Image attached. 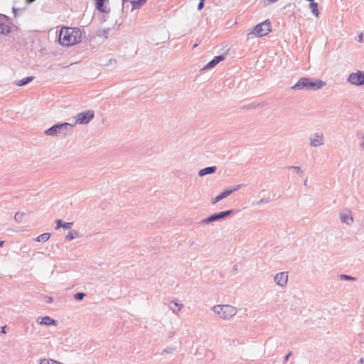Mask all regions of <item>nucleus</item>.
Instances as JSON below:
<instances>
[{"label":"nucleus","instance_id":"obj_1","mask_svg":"<svg viewBox=\"0 0 364 364\" xmlns=\"http://www.w3.org/2000/svg\"><path fill=\"white\" fill-rule=\"evenodd\" d=\"M82 32L78 28L65 27L60 29L58 41L63 46H73L81 41Z\"/></svg>","mask_w":364,"mask_h":364},{"label":"nucleus","instance_id":"obj_2","mask_svg":"<svg viewBox=\"0 0 364 364\" xmlns=\"http://www.w3.org/2000/svg\"><path fill=\"white\" fill-rule=\"evenodd\" d=\"M326 85V82L321 80L312 81L309 77H301L291 89L294 90H318Z\"/></svg>","mask_w":364,"mask_h":364},{"label":"nucleus","instance_id":"obj_3","mask_svg":"<svg viewBox=\"0 0 364 364\" xmlns=\"http://www.w3.org/2000/svg\"><path fill=\"white\" fill-rule=\"evenodd\" d=\"M73 125L68 122L58 123L45 130L46 136H57L58 135L67 136L72 132Z\"/></svg>","mask_w":364,"mask_h":364},{"label":"nucleus","instance_id":"obj_4","mask_svg":"<svg viewBox=\"0 0 364 364\" xmlns=\"http://www.w3.org/2000/svg\"><path fill=\"white\" fill-rule=\"evenodd\" d=\"M212 310L222 319L229 320L236 315L237 310L235 307L228 305H215Z\"/></svg>","mask_w":364,"mask_h":364},{"label":"nucleus","instance_id":"obj_5","mask_svg":"<svg viewBox=\"0 0 364 364\" xmlns=\"http://www.w3.org/2000/svg\"><path fill=\"white\" fill-rule=\"evenodd\" d=\"M272 31L271 23L269 20H266L253 27L249 35H254L256 37H262L267 36Z\"/></svg>","mask_w":364,"mask_h":364},{"label":"nucleus","instance_id":"obj_6","mask_svg":"<svg viewBox=\"0 0 364 364\" xmlns=\"http://www.w3.org/2000/svg\"><path fill=\"white\" fill-rule=\"evenodd\" d=\"M233 211H234L233 210L230 209V210L214 213V214L208 216V218L202 220L200 221V223L201 224H208V223H213L215 221L223 220L226 217L230 215L233 213Z\"/></svg>","mask_w":364,"mask_h":364},{"label":"nucleus","instance_id":"obj_7","mask_svg":"<svg viewBox=\"0 0 364 364\" xmlns=\"http://www.w3.org/2000/svg\"><path fill=\"white\" fill-rule=\"evenodd\" d=\"M347 82L355 86L364 85V71L358 70L350 73L347 78Z\"/></svg>","mask_w":364,"mask_h":364},{"label":"nucleus","instance_id":"obj_8","mask_svg":"<svg viewBox=\"0 0 364 364\" xmlns=\"http://www.w3.org/2000/svg\"><path fill=\"white\" fill-rule=\"evenodd\" d=\"M95 117L93 110H87L78 113L75 117V124H87Z\"/></svg>","mask_w":364,"mask_h":364},{"label":"nucleus","instance_id":"obj_9","mask_svg":"<svg viewBox=\"0 0 364 364\" xmlns=\"http://www.w3.org/2000/svg\"><path fill=\"white\" fill-rule=\"evenodd\" d=\"M310 145L312 147H318L324 144L323 134L320 132H315L310 138Z\"/></svg>","mask_w":364,"mask_h":364},{"label":"nucleus","instance_id":"obj_10","mask_svg":"<svg viewBox=\"0 0 364 364\" xmlns=\"http://www.w3.org/2000/svg\"><path fill=\"white\" fill-rule=\"evenodd\" d=\"M274 282L279 287H284L288 281V274L286 272L277 273L274 277Z\"/></svg>","mask_w":364,"mask_h":364},{"label":"nucleus","instance_id":"obj_11","mask_svg":"<svg viewBox=\"0 0 364 364\" xmlns=\"http://www.w3.org/2000/svg\"><path fill=\"white\" fill-rule=\"evenodd\" d=\"M225 60V55H220L215 56L213 60H211L209 63H208L203 68V70H208L214 68L220 62Z\"/></svg>","mask_w":364,"mask_h":364},{"label":"nucleus","instance_id":"obj_12","mask_svg":"<svg viewBox=\"0 0 364 364\" xmlns=\"http://www.w3.org/2000/svg\"><path fill=\"white\" fill-rule=\"evenodd\" d=\"M96 9L101 13L108 14L110 12V9L107 7L105 4L108 2L109 0H95Z\"/></svg>","mask_w":364,"mask_h":364},{"label":"nucleus","instance_id":"obj_13","mask_svg":"<svg viewBox=\"0 0 364 364\" xmlns=\"http://www.w3.org/2000/svg\"><path fill=\"white\" fill-rule=\"evenodd\" d=\"M38 322L41 325H46V326H50V325L56 326L58 323V321L56 320L51 318L48 316H46L44 317H39L38 318Z\"/></svg>","mask_w":364,"mask_h":364},{"label":"nucleus","instance_id":"obj_14","mask_svg":"<svg viewBox=\"0 0 364 364\" xmlns=\"http://www.w3.org/2000/svg\"><path fill=\"white\" fill-rule=\"evenodd\" d=\"M340 218L342 223L350 225L353 220L349 211H343L340 213Z\"/></svg>","mask_w":364,"mask_h":364},{"label":"nucleus","instance_id":"obj_15","mask_svg":"<svg viewBox=\"0 0 364 364\" xmlns=\"http://www.w3.org/2000/svg\"><path fill=\"white\" fill-rule=\"evenodd\" d=\"M216 171H217V167L215 166L205 167L204 168L200 169L198 171V176L200 177H203L208 174L214 173H215Z\"/></svg>","mask_w":364,"mask_h":364},{"label":"nucleus","instance_id":"obj_16","mask_svg":"<svg viewBox=\"0 0 364 364\" xmlns=\"http://www.w3.org/2000/svg\"><path fill=\"white\" fill-rule=\"evenodd\" d=\"M229 196H230V191H228V190L225 189L221 193H220L218 196H217L215 198H213L212 200L211 203L213 205H215V203H217L220 200L227 198Z\"/></svg>","mask_w":364,"mask_h":364},{"label":"nucleus","instance_id":"obj_17","mask_svg":"<svg viewBox=\"0 0 364 364\" xmlns=\"http://www.w3.org/2000/svg\"><path fill=\"white\" fill-rule=\"evenodd\" d=\"M169 307L170 309L173 311V313L176 314L181 309V308L183 307V304H179L173 300L171 301Z\"/></svg>","mask_w":364,"mask_h":364},{"label":"nucleus","instance_id":"obj_18","mask_svg":"<svg viewBox=\"0 0 364 364\" xmlns=\"http://www.w3.org/2000/svg\"><path fill=\"white\" fill-rule=\"evenodd\" d=\"M57 227L56 229L63 228L64 229H70L73 225V223H64L62 220L58 219L55 221Z\"/></svg>","mask_w":364,"mask_h":364},{"label":"nucleus","instance_id":"obj_19","mask_svg":"<svg viewBox=\"0 0 364 364\" xmlns=\"http://www.w3.org/2000/svg\"><path fill=\"white\" fill-rule=\"evenodd\" d=\"M33 80H34V77L29 76V77H26L25 78H23V79L17 81L15 84H16V85H17L18 87H21V86L26 85L29 82H32Z\"/></svg>","mask_w":364,"mask_h":364},{"label":"nucleus","instance_id":"obj_20","mask_svg":"<svg viewBox=\"0 0 364 364\" xmlns=\"http://www.w3.org/2000/svg\"><path fill=\"white\" fill-rule=\"evenodd\" d=\"M110 31L111 29L109 28L98 29L96 31V36L98 37H104L105 38H107Z\"/></svg>","mask_w":364,"mask_h":364},{"label":"nucleus","instance_id":"obj_21","mask_svg":"<svg viewBox=\"0 0 364 364\" xmlns=\"http://www.w3.org/2000/svg\"><path fill=\"white\" fill-rule=\"evenodd\" d=\"M309 8L311 10L312 14L318 17L319 16V11L318 9V4L314 1H310Z\"/></svg>","mask_w":364,"mask_h":364},{"label":"nucleus","instance_id":"obj_22","mask_svg":"<svg viewBox=\"0 0 364 364\" xmlns=\"http://www.w3.org/2000/svg\"><path fill=\"white\" fill-rule=\"evenodd\" d=\"M11 32V28L2 23H0V33L3 35H8Z\"/></svg>","mask_w":364,"mask_h":364},{"label":"nucleus","instance_id":"obj_23","mask_svg":"<svg viewBox=\"0 0 364 364\" xmlns=\"http://www.w3.org/2000/svg\"><path fill=\"white\" fill-rule=\"evenodd\" d=\"M50 237V234L46 232V233H43V234L40 235L39 236H38L35 239V240L36 242H46L49 240Z\"/></svg>","mask_w":364,"mask_h":364},{"label":"nucleus","instance_id":"obj_24","mask_svg":"<svg viewBox=\"0 0 364 364\" xmlns=\"http://www.w3.org/2000/svg\"><path fill=\"white\" fill-rule=\"evenodd\" d=\"M130 4L132 6V10L140 8L145 2L142 0H131Z\"/></svg>","mask_w":364,"mask_h":364},{"label":"nucleus","instance_id":"obj_25","mask_svg":"<svg viewBox=\"0 0 364 364\" xmlns=\"http://www.w3.org/2000/svg\"><path fill=\"white\" fill-rule=\"evenodd\" d=\"M77 237H79L78 232L75 230H72L71 232H69L68 235L65 236V240L70 241Z\"/></svg>","mask_w":364,"mask_h":364},{"label":"nucleus","instance_id":"obj_26","mask_svg":"<svg viewBox=\"0 0 364 364\" xmlns=\"http://www.w3.org/2000/svg\"><path fill=\"white\" fill-rule=\"evenodd\" d=\"M24 215V213H21V212H17L15 215H14V220L17 222V223H21V220H22V218Z\"/></svg>","mask_w":364,"mask_h":364},{"label":"nucleus","instance_id":"obj_27","mask_svg":"<svg viewBox=\"0 0 364 364\" xmlns=\"http://www.w3.org/2000/svg\"><path fill=\"white\" fill-rule=\"evenodd\" d=\"M289 169H293V170H295V171H296L299 174H300V176H301L304 173V171L301 169V168L299 166H290L288 167Z\"/></svg>","mask_w":364,"mask_h":364},{"label":"nucleus","instance_id":"obj_28","mask_svg":"<svg viewBox=\"0 0 364 364\" xmlns=\"http://www.w3.org/2000/svg\"><path fill=\"white\" fill-rule=\"evenodd\" d=\"M242 186V184H240V185H236V186H234L232 188H228V191H230V195H231L232 193L237 191V190H239L241 187Z\"/></svg>","mask_w":364,"mask_h":364},{"label":"nucleus","instance_id":"obj_29","mask_svg":"<svg viewBox=\"0 0 364 364\" xmlns=\"http://www.w3.org/2000/svg\"><path fill=\"white\" fill-rule=\"evenodd\" d=\"M85 293H82V292H78L77 294H75L74 295V298L76 299V300H82L85 296Z\"/></svg>","mask_w":364,"mask_h":364},{"label":"nucleus","instance_id":"obj_30","mask_svg":"<svg viewBox=\"0 0 364 364\" xmlns=\"http://www.w3.org/2000/svg\"><path fill=\"white\" fill-rule=\"evenodd\" d=\"M341 278L342 279L348 280V281H354V280H355V277H353L351 276L346 275V274H341Z\"/></svg>","mask_w":364,"mask_h":364},{"label":"nucleus","instance_id":"obj_31","mask_svg":"<svg viewBox=\"0 0 364 364\" xmlns=\"http://www.w3.org/2000/svg\"><path fill=\"white\" fill-rule=\"evenodd\" d=\"M174 348L168 347L163 350V353H172L174 351Z\"/></svg>","mask_w":364,"mask_h":364},{"label":"nucleus","instance_id":"obj_32","mask_svg":"<svg viewBox=\"0 0 364 364\" xmlns=\"http://www.w3.org/2000/svg\"><path fill=\"white\" fill-rule=\"evenodd\" d=\"M271 200L269 198H262L260 199L259 201H257V204H262V203H269L270 202Z\"/></svg>","mask_w":364,"mask_h":364},{"label":"nucleus","instance_id":"obj_33","mask_svg":"<svg viewBox=\"0 0 364 364\" xmlns=\"http://www.w3.org/2000/svg\"><path fill=\"white\" fill-rule=\"evenodd\" d=\"M45 301L48 304H50L53 301V299L51 296H45Z\"/></svg>","mask_w":364,"mask_h":364},{"label":"nucleus","instance_id":"obj_34","mask_svg":"<svg viewBox=\"0 0 364 364\" xmlns=\"http://www.w3.org/2000/svg\"><path fill=\"white\" fill-rule=\"evenodd\" d=\"M291 352L290 351L284 358V363H286L287 362V360H289V357L291 356Z\"/></svg>","mask_w":364,"mask_h":364},{"label":"nucleus","instance_id":"obj_35","mask_svg":"<svg viewBox=\"0 0 364 364\" xmlns=\"http://www.w3.org/2000/svg\"><path fill=\"white\" fill-rule=\"evenodd\" d=\"M6 328H7L6 326H2L1 328V333H4V334H6Z\"/></svg>","mask_w":364,"mask_h":364},{"label":"nucleus","instance_id":"obj_36","mask_svg":"<svg viewBox=\"0 0 364 364\" xmlns=\"http://www.w3.org/2000/svg\"><path fill=\"white\" fill-rule=\"evenodd\" d=\"M203 7H204V3L199 2V4L198 5V9L201 10Z\"/></svg>","mask_w":364,"mask_h":364},{"label":"nucleus","instance_id":"obj_37","mask_svg":"<svg viewBox=\"0 0 364 364\" xmlns=\"http://www.w3.org/2000/svg\"><path fill=\"white\" fill-rule=\"evenodd\" d=\"M363 33H360V34L358 36V42H359V43H362V42H363Z\"/></svg>","mask_w":364,"mask_h":364},{"label":"nucleus","instance_id":"obj_38","mask_svg":"<svg viewBox=\"0 0 364 364\" xmlns=\"http://www.w3.org/2000/svg\"><path fill=\"white\" fill-rule=\"evenodd\" d=\"M18 11V9L13 7V13H14L15 17L17 16V11Z\"/></svg>","mask_w":364,"mask_h":364},{"label":"nucleus","instance_id":"obj_39","mask_svg":"<svg viewBox=\"0 0 364 364\" xmlns=\"http://www.w3.org/2000/svg\"><path fill=\"white\" fill-rule=\"evenodd\" d=\"M36 0H26V3L30 4H32L33 2H34Z\"/></svg>","mask_w":364,"mask_h":364},{"label":"nucleus","instance_id":"obj_40","mask_svg":"<svg viewBox=\"0 0 364 364\" xmlns=\"http://www.w3.org/2000/svg\"><path fill=\"white\" fill-rule=\"evenodd\" d=\"M127 1H128V0H122V9H124V4H125V3H126Z\"/></svg>","mask_w":364,"mask_h":364},{"label":"nucleus","instance_id":"obj_41","mask_svg":"<svg viewBox=\"0 0 364 364\" xmlns=\"http://www.w3.org/2000/svg\"><path fill=\"white\" fill-rule=\"evenodd\" d=\"M359 363H360V364L364 363V358H360Z\"/></svg>","mask_w":364,"mask_h":364},{"label":"nucleus","instance_id":"obj_42","mask_svg":"<svg viewBox=\"0 0 364 364\" xmlns=\"http://www.w3.org/2000/svg\"><path fill=\"white\" fill-rule=\"evenodd\" d=\"M363 142L360 144V146L362 148H364V133H363Z\"/></svg>","mask_w":364,"mask_h":364},{"label":"nucleus","instance_id":"obj_43","mask_svg":"<svg viewBox=\"0 0 364 364\" xmlns=\"http://www.w3.org/2000/svg\"><path fill=\"white\" fill-rule=\"evenodd\" d=\"M4 242L0 240V247L3 246Z\"/></svg>","mask_w":364,"mask_h":364},{"label":"nucleus","instance_id":"obj_44","mask_svg":"<svg viewBox=\"0 0 364 364\" xmlns=\"http://www.w3.org/2000/svg\"><path fill=\"white\" fill-rule=\"evenodd\" d=\"M1 16H2V17H4V18H6V19H9V18L7 16H6V15H1Z\"/></svg>","mask_w":364,"mask_h":364},{"label":"nucleus","instance_id":"obj_45","mask_svg":"<svg viewBox=\"0 0 364 364\" xmlns=\"http://www.w3.org/2000/svg\"><path fill=\"white\" fill-rule=\"evenodd\" d=\"M304 186H307V179H306L304 182Z\"/></svg>","mask_w":364,"mask_h":364},{"label":"nucleus","instance_id":"obj_46","mask_svg":"<svg viewBox=\"0 0 364 364\" xmlns=\"http://www.w3.org/2000/svg\"><path fill=\"white\" fill-rule=\"evenodd\" d=\"M204 1H205V0H200V2H203V3H204Z\"/></svg>","mask_w":364,"mask_h":364}]
</instances>
